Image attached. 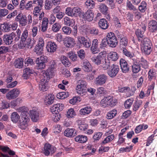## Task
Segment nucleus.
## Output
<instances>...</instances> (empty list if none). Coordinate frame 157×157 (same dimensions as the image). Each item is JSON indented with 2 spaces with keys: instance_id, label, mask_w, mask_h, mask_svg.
I'll list each match as a JSON object with an SVG mask.
<instances>
[{
  "instance_id": "obj_1",
  "label": "nucleus",
  "mask_w": 157,
  "mask_h": 157,
  "mask_svg": "<svg viewBox=\"0 0 157 157\" xmlns=\"http://www.w3.org/2000/svg\"><path fill=\"white\" fill-rule=\"evenodd\" d=\"M117 100L114 98L112 96H108L104 98L101 101V106L103 108L113 106L117 103Z\"/></svg>"
},
{
  "instance_id": "obj_2",
  "label": "nucleus",
  "mask_w": 157,
  "mask_h": 157,
  "mask_svg": "<svg viewBox=\"0 0 157 157\" xmlns=\"http://www.w3.org/2000/svg\"><path fill=\"white\" fill-rule=\"evenodd\" d=\"M106 39L107 44L111 47L114 48L118 44L117 38L113 32H110L107 34Z\"/></svg>"
},
{
  "instance_id": "obj_3",
  "label": "nucleus",
  "mask_w": 157,
  "mask_h": 157,
  "mask_svg": "<svg viewBox=\"0 0 157 157\" xmlns=\"http://www.w3.org/2000/svg\"><path fill=\"white\" fill-rule=\"evenodd\" d=\"M87 83L82 80H79L76 86V90L77 93L80 95H83L86 92Z\"/></svg>"
},
{
  "instance_id": "obj_4",
  "label": "nucleus",
  "mask_w": 157,
  "mask_h": 157,
  "mask_svg": "<svg viewBox=\"0 0 157 157\" xmlns=\"http://www.w3.org/2000/svg\"><path fill=\"white\" fill-rule=\"evenodd\" d=\"M81 11V9L78 7H67L66 9L65 13L68 16L77 17L80 15Z\"/></svg>"
},
{
  "instance_id": "obj_5",
  "label": "nucleus",
  "mask_w": 157,
  "mask_h": 157,
  "mask_svg": "<svg viewBox=\"0 0 157 157\" xmlns=\"http://www.w3.org/2000/svg\"><path fill=\"white\" fill-rule=\"evenodd\" d=\"M48 60L47 56H42L36 59L35 62L39 69H42L45 67V63L48 62Z\"/></svg>"
},
{
  "instance_id": "obj_6",
  "label": "nucleus",
  "mask_w": 157,
  "mask_h": 157,
  "mask_svg": "<svg viewBox=\"0 0 157 157\" xmlns=\"http://www.w3.org/2000/svg\"><path fill=\"white\" fill-rule=\"evenodd\" d=\"M20 93V90L17 88H14L6 94V98L8 100L15 99L18 97Z\"/></svg>"
},
{
  "instance_id": "obj_7",
  "label": "nucleus",
  "mask_w": 157,
  "mask_h": 157,
  "mask_svg": "<svg viewBox=\"0 0 157 157\" xmlns=\"http://www.w3.org/2000/svg\"><path fill=\"white\" fill-rule=\"evenodd\" d=\"M108 79L107 76L104 74L98 75L94 81L95 83L98 86H101L105 84Z\"/></svg>"
},
{
  "instance_id": "obj_8",
  "label": "nucleus",
  "mask_w": 157,
  "mask_h": 157,
  "mask_svg": "<svg viewBox=\"0 0 157 157\" xmlns=\"http://www.w3.org/2000/svg\"><path fill=\"white\" fill-rule=\"evenodd\" d=\"M119 70V67L118 65L113 64L111 65L110 68L108 70L107 74L110 77L114 78L116 76Z\"/></svg>"
},
{
  "instance_id": "obj_9",
  "label": "nucleus",
  "mask_w": 157,
  "mask_h": 157,
  "mask_svg": "<svg viewBox=\"0 0 157 157\" xmlns=\"http://www.w3.org/2000/svg\"><path fill=\"white\" fill-rule=\"evenodd\" d=\"M105 52H100L98 55L96 57H92L91 59V61L95 64L99 65L101 63V61L105 58Z\"/></svg>"
},
{
  "instance_id": "obj_10",
  "label": "nucleus",
  "mask_w": 157,
  "mask_h": 157,
  "mask_svg": "<svg viewBox=\"0 0 157 157\" xmlns=\"http://www.w3.org/2000/svg\"><path fill=\"white\" fill-rule=\"evenodd\" d=\"M77 39L80 43L85 48H88L90 47L91 42L89 38H86L83 36H79L77 37Z\"/></svg>"
},
{
  "instance_id": "obj_11",
  "label": "nucleus",
  "mask_w": 157,
  "mask_h": 157,
  "mask_svg": "<svg viewBox=\"0 0 157 157\" xmlns=\"http://www.w3.org/2000/svg\"><path fill=\"white\" fill-rule=\"evenodd\" d=\"M44 153L46 156H48L50 154H52L55 152L56 148L49 144H46L44 146Z\"/></svg>"
},
{
  "instance_id": "obj_12",
  "label": "nucleus",
  "mask_w": 157,
  "mask_h": 157,
  "mask_svg": "<svg viewBox=\"0 0 157 157\" xmlns=\"http://www.w3.org/2000/svg\"><path fill=\"white\" fill-rule=\"evenodd\" d=\"M148 31L151 33H154L157 31V22L154 20L149 21L147 24Z\"/></svg>"
},
{
  "instance_id": "obj_13",
  "label": "nucleus",
  "mask_w": 157,
  "mask_h": 157,
  "mask_svg": "<svg viewBox=\"0 0 157 157\" xmlns=\"http://www.w3.org/2000/svg\"><path fill=\"white\" fill-rule=\"evenodd\" d=\"M63 105L62 103H58L53 105L51 108V110L52 113L57 114L62 110L64 108Z\"/></svg>"
},
{
  "instance_id": "obj_14",
  "label": "nucleus",
  "mask_w": 157,
  "mask_h": 157,
  "mask_svg": "<svg viewBox=\"0 0 157 157\" xmlns=\"http://www.w3.org/2000/svg\"><path fill=\"white\" fill-rule=\"evenodd\" d=\"M15 36V34L14 33H12L9 35H4L3 38L4 41L7 45L10 44L13 41V39Z\"/></svg>"
},
{
  "instance_id": "obj_15",
  "label": "nucleus",
  "mask_w": 157,
  "mask_h": 157,
  "mask_svg": "<svg viewBox=\"0 0 157 157\" xmlns=\"http://www.w3.org/2000/svg\"><path fill=\"white\" fill-rule=\"evenodd\" d=\"M43 74L42 76L44 77V78L49 80L54 75V70L53 68H49L46 71H44Z\"/></svg>"
},
{
  "instance_id": "obj_16",
  "label": "nucleus",
  "mask_w": 157,
  "mask_h": 157,
  "mask_svg": "<svg viewBox=\"0 0 157 157\" xmlns=\"http://www.w3.org/2000/svg\"><path fill=\"white\" fill-rule=\"evenodd\" d=\"M29 115L32 121L34 122H37L39 119V113L36 109L30 110Z\"/></svg>"
},
{
  "instance_id": "obj_17",
  "label": "nucleus",
  "mask_w": 157,
  "mask_h": 157,
  "mask_svg": "<svg viewBox=\"0 0 157 157\" xmlns=\"http://www.w3.org/2000/svg\"><path fill=\"white\" fill-rule=\"evenodd\" d=\"M121 67L122 72L124 73L128 72L129 70V68L127 62L123 59H121L120 61Z\"/></svg>"
},
{
  "instance_id": "obj_18",
  "label": "nucleus",
  "mask_w": 157,
  "mask_h": 157,
  "mask_svg": "<svg viewBox=\"0 0 157 157\" xmlns=\"http://www.w3.org/2000/svg\"><path fill=\"white\" fill-rule=\"evenodd\" d=\"M94 13L92 10H88L83 15V18L88 21L93 20L94 18Z\"/></svg>"
},
{
  "instance_id": "obj_19",
  "label": "nucleus",
  "mask_w": 157,
  "mask_h": 157,
  "mask_svg": "<svg viewBox=\"0 0 157 157\" xmlns=\"http://www.w3.org/2000/svg\"><path fill=\"white\" fill-rule=\"evenodd\" d=\"M16 20L19 22L21 26H25L27 25V17L25 15L19 14L16 17Z\"/></svg>"
},
{
  "instance_id": "obj_20",
  "label": "nucleus",
  "mask_w": 157,
  "mask_h": 157,
  "mask_svg": "<svg viewBox=\"0 0 157 157\" xmlns=\"http://www.w3.org/2000/svg\"><path fill=\"white\" fill-rule=\"evenodd\" d=\"M46 48L48 52H54L56 51L57 48V45L54 42L49 41L48 43Z\"/></svg>"
},
{
  "instance_id": "obj_21",
  "label": "nucleus",
  "mask_w": 157,
  "mask_h": 157,
  "mask_svg": "<svg viewBox=\"0 0 157 157\" xmlns=\"http://www.w3.org/2000/svg\"><path fill=\"white\" fill-rule=\"evenodd\" d=\"M64 134L66 137H73L76 135V131L74 128H68L65 131Z\"/></svg>"
},
{
  "instance_id": "obj_22",
  "label": "nucleus",
  "mask_w": 157,
  "mask_h": 157,
  "mask_svg": "<svg viewBox=\"0 0 157 157\" xmlns=\"http://www.w3.org/2000/svg\"><path fill=\"white\" fill-rule=\"evenodd\" d=\"M98 40L97 39H94L92 40L90 50L93 53L96 54L98 53Z\"/></svg>"
},
{
  "instance_id": "obj_23",
  "label": "nucleus",
  "mask_w": 157,
  "mask_h": 157,
  "mask_svg": "<svg viewBox=\"0 0 157 157\" xmlns=\"http://www.w3.org/2000/svg\"><path fill=\"white\" fill-rule=\"evenodd\" d=\"M48 80L45 78H43L41 79L39 83V88L41 90L45 91L47 90V83Z\"/></svg>"
},
{
  "instance_id": "obj_24",
  "label": "nucleus",
  "mask_w": 157,
  "mask_h": 157,
  "mask_svg": "<svg viewBox=\"0 0 157 157\" xmlns=\"http://www.w3.org/2000/svg\"><path fill=\"white\" fill-rule=\"evenodd\" d=\"M64 43L67 47L71 48L74 45L75 41L73 38L67 37L64 39Z\"/></svg>"
},
{
  "instance_id": "obj_25",
  "label": "nucleus",
  "mask_w": 157,
  "mask_h": 157,
  "mask_svg": "<svg viewBox=\"0 0 157 157\" xmlns=\"http://www.w3.org/2000/svg\"><path fill=\"white\" fill-rule=\"evenodd\" d=\"M98 25L101 29L105 30L107 29L109 26V24L105 19H101L98 22Z\"/></svg>"
},
{
  "instance_id": "obj_26",
  "label": "nucleus",
  "mask_w": 157,
  "mask_h": 157,
  "mask_svg": "<svg viewBox=\"0 0 157 157\" xmlns=\"http://www.w3.org/2000/svg\"><path fill=\"white\" fill-rule=\"evenodd\" d=\"M139 59L138 60V63L140 66L144 68V69H147L149 67V63L143 57Z\"/></svg>"
},
{
  "instance_id": "obj_27",
  "label": "nucleus",
  "mask_w": 157,
  "mask_h": 157,
  "mask_svg": "<svg viewBox=\"0 0 157 157\" xmlns=\"http://www.w3.org/2000/svg\"><path fill=\"white\" fill-rule=\"evenodd\" d=\"M92 111L91 108L89 106H86L81 108L79 112L81 115H86L90 114Z\"/></svg>"
},
{
  "instance_id": "obj_28",
  "label": "nucleus",
  "mask_w": 157,
  "mask_h": 157,
  "mask_svg": "<svg viewBox=\"0 0 157 157\" xmlns=\"http://www.w3.org/2000/svg\"><path fill=\"white\" fill-rule=\"evenodd\" d=\"M118 58V54L115 52H111L109 53L107 56V59L111 62L116 61Z\"/></svg>"
},
{
  "instance_id": "obj_29",
  "label": "nucleus",
  "mask_w": 157,
  "mask_h": 157,
  "mask_svg": "<svg viewBox=\"0 0 157 157\" xmlns=\"http://www.w3.org/2000/svg\"><path fill=\"white\" fill-rule=\"evenodd\" d=\"M102 62L101 67L102 69L105 70L109 69L110 66L111 67V62L107 58L106 59L105 58L104 60Z\"/></svg>"
},
{
  "instance_id": "obj_30",
  "label": "nucleus",
  "mask_w": 157,
  "mask_h": 157,
  "mask_svg": "<svg viewBox=\"0 0 157 157\" xmlns=\"http://www.w3.org/2000/svg\"><path fill=\"white\" fill-rule=\"evenodd\" d=\"M82 67L83 69L86 72H89L92 70V67L88 61L83 62Z\"/></svg>"
},
{
  "instance_id": "obj_31",
  "label": "nucleus",
  "mask_w": 157,
  "mask_h": 157,
  "mask_svg": "<svg viewBox=\"0 0 157 157\" xmlns=\"http://www.w3.org/2000/svg\"><path fill=\"white\" fill-rule=\"evenodd\" d=\"M64 24L68 26L72 27L75 24V20L72 19H71L67 17H65L64 18Z\"/></svg>"
},
{
  "instance_id": "obj_32",
  "label": "nucleus",
  "mask_w": 157,
  "mask_h": 157,
  "mask_svg": "<svg viewBox=\"0 0 157 157\" xmlns=\"http://www.w3.org/2000/svg\"><path fill=\"white\" fill-rule=\"evenodd\" d=\"M54 96L52 94H47L45 97V102L48 105L52 104L54 102Z\"/></svg>"
},
{
  "instance_id": "obj_33",
  "label": "nucleus",
  "mask_w": 157,
  "mask_h": 157,
  "mask_svg": "<svg viewBox=\"0 0 157 157\" xmlns=\"http://www.w3.org/2000/svg\"><path fill=\"white\" fill-rule=\"evenodd\" d=\"M148 78L149 80L151 81L152 79H156V73L155 70L154 69H150L148 73Z\"/></svg>"
},
{
  "instance_id": "obj_34",
  "label": "nucleus",
  "mask_w": 157,
  "mask_h": 157,
  "mask_svg": "<svg viewBox=\"0 0 157 157\" xmlns=\"http://www.w3.org/2000/svg\"><path fill=\"white\" fill-rule=\"evenodd\" d=\"M78 126V128L81 130L86 131L88 128V124L84 121L81 120H78L77 121Z\"/></svg>"
},
{
  "instance_id": "obj_35",
  "label": "nucleus",
  "mask_w": 157,
  "mask_h": 157,
  "mask_svg": "<svg viewBox=\"0 0 157 157\" xmlns=\"http://www.w3.org/2000/svg\"><path fill=\"white\" fill-rule=\"evenodd\" d=\"M23 59L19 58L16 59L14 62V65L15 67L21 68L23 67Z\"/></svg>"
},
{
  "instance_id": "obj_36",
  "label": "nucleus",
  "mask_w": 157,
  "mask_h": 157,
  "mask_svg": "<svg viewBox=\"0 0 157 157\" xmlns=\"http://www.w3.org/2000/svg\"><path fill=\"white\" fill-rule=\"evenodd\" d=\"M75 140L76 142L81 143H84L87 141V138L85 136L79 135L75 137Z\"/></svg>"
},
{
  "instance_id": "obj_37",
  "label": "nucleus",
  "mask_w": 157,
  "mask_h": 157,
  "mask_svg": "<svg viewBox=\"0 0 157 157\" xmlns=\"http://www.w3.org/2000/svg\"><path fill=\"white\" fill-rule=\"evenodd\" d=\"M29 113L27 111H22L21 112V118L20 120H22L25 122L28 123L29 119L28 117Z\"/></svg>"
},
{
  "instance_id": "obj_38",
  "label": "nucleus",
  "mask_w": 157,
  "mask_h": 157,
  "mask_svg": "<svg viewBox=\"0 0 157 157\" xmlns=\"http://www.w3.org/2000/svg\"><path fill=\"white\" fill-rule=\"evenodd\" d=\"M147 4L146 2L143 1L138 7L139 11L141 13H144L147 9Z\"/></svg>"
},
{
  "instance_id": "obj_39",
  "label": "nucleus",
  "mask_w": 157,
  "mask_h": 157,
  "mask_svg": "<svg viewBox=\"0 0 157 157\" xmlns=\"http://www.w3.org/2000/svg\"><path fill=\"white\" fill-rule=\"evenodd\" d=\"M48 19L47 18H44L42 24L41 31L43 32L46 31L48 29Z\"/></svg>"
},
{
  "instance_id": "obj_40",
  "label": "nucleus",
  "mask_w": 157,
  "mask_h": 157,
  "mask_svg": "<svg viewBox=\"0 0 157 157\" xmlns=\"http://www.w3.org/2000/svg\"><path fill=\"white\" fill-rule=\"evenodd\" d=\"M137 63H134L132 66V71L134 73H138L141 70L140 66Z\"/></svg>"
},
{
  "instance_id": "obj_41",
  "label": "nucleus",
  "mask_w": 157,
  "mask_h": 157,
  "mask_svg": "<svg viewBox=\"0 0 157 157\" xmlns=\"http://www.w3.org/2000/svg\"><path fill=\"white\" fill-rule=\"evenodd\" d=\"M117 113V110L114 109L107 113L106 117L108 119H112L116 116Z\"/></svg>"
},
{
  "instance_id": "obj_42",
  "label": "nucleus",
  "mask_w": 157,
  "mask_h": 157,
  "mask_svg": "<svg viewBox=\"0 0 157 157\" xmlns=\"http://www.w3.org/2000/svg\"><path fill=\"white\" fill-rule=\"evenodd\" d=\"M20 116L17 112H13L12 113L11 115V119L13 123L17 122Z\"/></svg>"
},
{
  "instance_id": "obj_43",
  "label": "nucleus",
  "mask_w": 157,
  "mask_h": 157,
  "mask_svg": "<svg viewBox=\"0 0 157 157\" xmlns=\"http://www.w3.org/2000/svg\"><path fill=\"white\" fill-rule=\"evenodd\" d=\"M119 91L120 92H126L128 96L130 97L132 95V93H131V90L130 88L128 87H124L119 89Z\"/></svg>"
},
{
  "instance_id": "obj_44",
  "label": "nucleus",
  "mask_w": 157,
  "mask_h": 157,
  "mask_svg": "<svg viewBox=\"0 0 157 157\" xmlns=\"http://www.w3.org/2000/svg\"><path fill=\"white\" fill-rule=\"evenodd\" d=\"M128 40L126 37L121 38L120 41V48H124L127 46Z\"/></svg>"
},
{
  "instance_id": "obj_45",
  "label": "nucleus",
  "mask_w": 157,
  "mask_h": 157,
  "mask_svg": "<svg viewBox=\"0 0 157 157\" xmlns=\"http://www.w3.org/2000/svg\"><path fill=\"white\" fill-rule=\"evenodd\" d=\"M99 10L103 14L106 15L107 13L108 7L104 4H101L99 7Z\"/></svg>"
},
{
  "instance_id": "obj_46",
  "label": "nucleus",
  "mask_w": 157,
  "mask_h": 157,
  "mask_svg": "<svg viewBox=\"0 0 157 157\" xmlns=\"http://www.w3.org/2000/svg\"><path fill=\"white\" fill-rule=\"evenodd\" d=\"M115 138V136L114 134H111L107 136L102 141V144H105L108 143L112 141Z\"/></svg>"
},
{
  "instance_id": "obj_47",
  "label": "nucleus",
  "mask_w": 157,
  "mask_h": 157,
  "mask_svg": "<svg viewBox=\"0 0 157 157\" xmlns=\"http://www.w3.org/2000/svg\"><path fill=\"white\" fill-rule=\"evenodd\" d=\"M143 46V47L152 48V44L151 41L147 38H144V40Z\"/></svg>"
},
{
  "instance_id": "obj_48",
  "label": "nucleus",
  "mask_w": 157,
  "mask_h": 157,
  "mask_svg": "<svg viewBox=\"0 0 157 157\" xmlns=\"http://www.w3.org/2000/svg\"><path fill=\"white\" fill-rule=\"evenodd\" d=\"M142 101L140 100L136 101L134 103L133 105V110L135 111L137 110L140 105L142 104Z\"/></svg>"
},
{
  "instance_id": "obj_49",
  "label": "nucleus",
  "mask_w": 157,
  "mask_h": 157,
  "mask_svg": "<svg viewBox=\"0 0 157 157\" xmlns=\"http://www.w3.org/2000/svg\"><path fill=\"white\" fill-rule=\"evenodd\" d=\"M144 33L141 29H138L135 31V34L137 36L139 41H141L143 37Z\"/></svg>"
},
{
  "instance_id": "obj_50",
  "label": "nucleus",
  "mask_w": 157,
  "mask_h": 157,
  "mask_svg": "<svg viewBox=\"0 0 157 157\" xmlns=\"http://www.w3.org/2000/svg\"><path fill=\"white\" fill-rule=\"evenodd\" d=\"M10 25L7 23L2 24L0 25V29L2 31L7 32L10 31Z\"/></svg>"
},
{
  "instance_id": "obj_51",
  "label": "nucleus",
  "mask_w": 157,
  "mask_h": 157,
  "mask_svg": "<svg viewBox=\"0 0 157 157\" xmlns=\"http://www.w3.org/2000/svg\"><path fill=\"white\" fill-rule=\"evenodd\" d=\"M123 54L127 57L131 58L133 57V55L132 54L131 52L128 51L126 48H121Z\"/></svg>"
},
{
  "instance_id": "obj_52",
  "label": "nucleus",
  "mask_w": 157,
  "mask_h": 157,
  "mask_svg": "<svg viewBox=\"0 0 157 157\" xmlns=\"http://www.w3.org/2000/svg\"><path fill=\"white\" fill-rule=\"evenodd\" d=\"M133 101V99L131 98L127 100L124 103V105L125 108L128 109L130 108L132 105Z\"/></svg>"
},
{
  "instance_id": "obj_53",
  "label": "nucleus",
  "mask_w": 157,
  "mask_h": 157,
  "mask_svg": "<svg viewBox=\"0 0 157 157\" xmlns=\"http://www.w3.org/2000/svg\"><path fill=\"white\" fill-rule=\"evenodd\" d=\"M69 96L68 93L67 94L64 92H62L58 93L56 95L57 98L59 99H63Z\"/></svg>"
},
{
  "instance_id": "obj_54",
  "label": "nucleus",
  "mask_w": 157,
  "mask_h": 157,
  "mask_svg": "<svg viewBox=\"0 0 157 157\" xmlns=\"http://www.w3.org/2000/svg\"><path fill=\"white\" fill-rule=\"evenodd\" d=\"M61 61L62 63L66 66L69 67L70 64L68 58L65 56H63L61 57Z\"/></svg>"
},
{
  "instance_id": "obj_55",
  "label": "nucleus",
  "mask_w": 157,
  "mask_h": 157,
  "mask_svg": "<svg viewBox=\"0 0 157 157\" xmlns=\"http://www.w3.org/2000/svg\"><path fill=\"white\" fill-rule=\"evenodd\" d=\"M35 43V41H32L30 38H28L25 44V46L28 48H31L33 46Z\"/></svg>"
},
{
  "instance_id": "obj_56",
  "label": "nucleus",
  "mask_w": 157,
  "mask_h": 157,
  "mask_svg": "<svg viewBox=\"0 0 157 157\" xmlns=\"http://www.w3.org/2000/svg\"><path fill=\"white\" fill-rule=\"evenodd\" d=\"M43 48L36 45L34 49V51L37 55H40L43 53Z\"/></svg>"
},
{
  "instance_id": "obj_57",
  "label": "nucleus",
  "mask_w": 157,
  "mask_h": 157,
  "mask_svg": "<svg viewBox=\"0 0 157 157\" xmlns=\"http://www.w3.org/2000/svg\"><path fill=\"white\" fill-rule=\"evenodd\" d=\"M76 114L73 109H70L67 112V117L68 118L74 117Z\"/></svg>"
},
{
  "instance_id": "obj_58",
  "label": "nucleus",
  "mask_w": 157,
  "mask_h": 157,
  "mask_svg": "<svg viewBox=\"0 0 157 157\" xmlns=\"http://www.w3.org/2000/svg\"><path fill=\"white\" fill-rule=\"evenodd\" d=\"M142 52L145 55H149L152 51V48L142 47L141 48Z\"/></svg>"
},
{
  "instance_id": "obj_59",
  "label": "nucleus",
  "mask_w": 157,
  "mask_h": 157,
  "mask_svg": "<svg viewBox=\"0 0 157 157\" xmlns=\"http://www.w3.org/2000/svg\"><path fill=\"white\" fill-rule=\"evenodd\" d=\"M62 130L61 126L59 124H56L53 126V131L54 133L57 134L60 132Z\"/></svg>"
},
{
  "instance_id": "obj_60",
  "label": "nucleus",
  "mask_w": 157,
  "mask_h": 157,
  "mask_svg": "<svg viewBox=\"0 0 157 157\" xmlns=\"http://www.w3.org/2000/svg\"><path fill=\"white\" fill-rule=\"evenodd\" d=\"M28 31L25 29L23 31L21 37V41L22 42H25L28 36Z\"/></svg>"
},
{
  "instance_id": "obj_61",
  "label": "nucleus",
  "mask_w": 157,
  "mask_h": 157,
  "mask_svg": "<svg viewBox=\"0 0 157 157\" xmlns=\"http://www.w3.org/2000/svg\"><path fill=\"white\" fill-rule=\"evenodd\" d=\"M25 66H28L29 65H33L34 64V62L32 59L30 58H27L24 61Z\"/></svg>"
},
{
  "instance_id": "obj_62",
  "label": "nucleus",
  "mask_w": 157,
  "mask_h": 157,
  "mask_svg": "<svg viewBox=\"0 0 157 157\" xmlns=\"http://www.w3.org/2000/svg\"><path fill=\"white\" fill-rule=\"evenodd\" d=\"M69 58L73 61H75L76 60L77 55L75 53L71 51L68 52V54Z\"/></svg>"
},
{
  "instance_id": "obj_63",
  "label": "nucleus",
  "mask_w": 157,
  "mask_h": 157,
  "mask_svg": "<svg viewBox=\"0 0 157 157\" xmlns=\"http://www.w3.org/2000/svg\"><path fill=\"white\" fill-rule=\"evenodd\" d=\"M61 27L59 24L56 23L52 25V29L54 32H57L59 30Z\"/></svg>"
},
{
  "instance_id": "obj_64",
  "label": "nucleus",
  "mask_w": 157,
  "mask_h": 157,
  "mask_svg": "<svg viewBox=\"0 0 157 157\" xmlns=\"http://www.w3.org/2000/svg\"><path fill=\"white\" fill-rule=\"evenodd\" d=\"M86 5L90 8H94L95 6V2L92 0H87L85 2Z\"/></svg>"
}]
</instances>
